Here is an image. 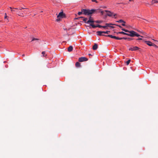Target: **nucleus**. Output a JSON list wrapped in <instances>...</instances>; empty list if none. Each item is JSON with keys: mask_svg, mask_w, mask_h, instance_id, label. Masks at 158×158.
Returning <instances> with one entry per match:
<instances>
[{"mask_svg": "<svg viewBox=\"0 0 158 158\" xmlns=\"http://www.w3.org/2000/svg\"><path fill=\"white\" fill-rule=\"evenodd\" d=\"M99 10L96 9H82V11L83 12V14L85 15H91L93 14L97 13V11ZM99 11H100L101 10H99Z\"/></svg>", "mask_w": 158, "mask_h": 158, "instance_id": "obj_1", "label": "nucleus"}, {"mask_svg": "<svg viewBox=\"0 0 158 158\" xmlns=\"http://www.w3.org/2000/svg\"><path fill=\"white\" fill-rule=\"evenodd\" d=\"M129 36L131 37H134L135 36H136L137 37L141 36V37H143V36H140L139 35L137 34L136 32H135L133 31H130L129 32Z\"/></svg>", "mask_w": 158, "mask_h": 158, "instance_id": "obj_2", "label": "nucleus"}, {"mask_svg": "<svg viewBox=\"0 0 158 158\" xmlns=\"http://www.w3.org/2000/svg\"><path fill=\"white\" fill-rule=\"evenodd\" d=\"M65 16V15L63 13V12H60L57 16L58 18L56 19V21L57 22L59 21H60V19L64 18Z\"/></svg>", "mask_w": 158, "mask_h": 158, "instance_id": "obj_3", "label": "nucleus"}, {"mask_svg": "<svg viewBox=\"0 0 158 158\" xmlns=\"http://www.w3.org/2000/svg\"><path fill=\"white\" fill-rule=\"evenodd\" d=\"M88 60V59L85 57H82L79 58L78 61L80 62L86 61Z\"/></svg>", "mask_w": 158, "mask_h": 158, "instance_id": "obj_4", "label": "nucleus"}, {"mask_svg": "<svg viewBox=\"0 0 158 158\" xmlns=\"http://www.w3.org/2000/svg\"><path fill=\"white\" fill-rule=\"evenodd\" d=\"M9 8L10 9L11 11V12L12 13H13V12L15 11V10H22V9H25V8H21L18 9V8H12L11 7H10ZM26 9H27V8H26Z\"/></svg>", "mask_w": 158, "mask_h": 158, "instance_id": "obj_5", "label": "nucleus"}, {"mask_svg": "<svg viewBox=\"0 0 158 158\" xmlns=\"http://www.w3.org/2000/svg\"><path fill=\"white\" fill-rule=\"evenodd\" d=\"M97 35L99 36H107L104 35V31H97Z\"/></svg>", "mask_w": 158, "mask_h": 158, "instance_id": "obj_6", "label": "nucleus"}, {"mask_svg": "<svg viewBox=\"0 0 158 158\" xmlns=\"http://www.w3.org/2000/svg\"><path fill=\"white\" fill-rule=\"evenodd\" d=\"M140 49L139 48H138L137 46L133 47L131 48L129 50L131 51H136Z\"/></svg>", "mask_w": 158, "mask_h": 158, "instance_id": "obj_7", "label": "nucleus"}, {"mask_svg": "<svg viewBox=\"0 0 158 158\" xmlns=\"http://www.w3.org/2000/svg\"><path fill=\"white\" fill-rule=\"evenodd\" d=\"M105 11L107 13V15L108 16H109L111 17L113 15V13L111 12L109 10H105Z\"/></svg>", "mask_w": 158, "mask_h": 158, "instance_id": "obj_8", "label": "nucleus"}, {"mask_svg": "<svg viewBox=\"0 0 158 158\" xmlns=\"http://www.w3.org/2000/svg\"><path fill=\"white\" fill-rule=\"evenodd\" d=\"M145 42L148 46H152L153 44L152 43L149 41H145Z\"/></svg>", "mask_w": 158, "mask_h": 158, "instance_id": "obj_9", "label": "nucleus"}, {"mask_svg": "<svg viewBox=\"0 0 158 158\" xmlns=\"http://www.w3.org/2000/svg\"><path fill=\"white\" fill-rule=\"evenodd\" d=\"M91 17L90 16L89 17V20L87 21V23H93L95 22V21L93 20L92 19H91Z\"/></svg>", "mask_w": 158, "mask_h": 158, "instance_id": "obj_10", "label": "nucleus"}, {"mask_svg": "<svg viewBox=\"0 0 158 158\" xmlns=\"http://www.w3.org/2000/svg\"><path fill=\"white\" fill-rule=\"evenodd\" d=\"M107 36L110 37L112 38L115 39L117 40L118 39V37H116L115 36H113L112 35H108Z\"/></svg>", "mask_w": 158, "mask_h": 158, "instance_id": "obj_11", "label": "nucleus"}, {"mask_svg": "<svg viewBox=\"0 0 158 158\" xmlns=\"http://www.w3.org/2000/svg\"><path fill=\"white\" fill-rule=\"evenodd\" d=\"M98 47V45L96 44L95 43L94 44V45L93 46L92 48L94 50H96L97 49Z\"/></svg>", "mask_w": 158, "mask_h": 158, "instance_id": "obj_12", "label": "nucleus"}, {"mask_svg": "<svg viewBox=\"0 0 158 158\" xmlns=\"http://www.w3.org/2000/svg\"><path fill=\"white\" fill-rule=\"evenodd\" d=\"M73 49V47L72 46H70L68 48V50L69 52H70L72 51Z\"/></svg>", "mask_w": 158, "mask_h": 158, "instance_id": "obj_13", "label": "nucleus"}, {"mask_svg": "<svg viewBox=\"0 0 158 158\" xmlns=\"http://www.w3.org/2000/svg\"><path fill=\"white\" fill-rule=\"evenodd\" d=\"M75 65L76 67H80L81 64L79 62H77L76 63Z\"/></svg>", "mask_w": 158, "mask_h": 158, "instance_id": "obj_14", "label": "nucleus"}, {"mask_svg": "<svg viewBox=\"0 0 158 158\" xmlns=\"http://www.w3.org/2000/svg\"><path fill=\"white\" fill-rule=\"evenodd\" d=\"M158 2V1L156 0H152L151 3L152 4H153L155 3H157Z\"/></svg>", "mask_w": 158, "mask_h": 158, "instance_id": "obj_15", "label": "nucleus"}, {"mask_svg": "<svg viewBox=\"0 0 158 158\" xmlns=\"http://www.w3.org/2000/svg\"><path fill=\"white\" fill-rule=\"evenodd\" d=\"M88 19L87 18H84L83 17V18H82V20H83L86 23H87V20Z\"/></svg>", "mask_w": 158, "mask_h": 158, "instance_id": "obj_16", "label": "nucleus"}, {"mask_svg": "<svg viewBox=\"0 0 158 158\" xmlns=\"http://www.w3.org/2000/svg\"><path fill=\"white\" fill-rule=\"evenodd\" d=\"M116 22L118 23H125V22L122 19L119 20L117 21Z\"/></svg>", "mask_w": 158, "mask_h": 158, "instance_id": "obj_17", "label": "nucleus"}, {"mask_svg": "<svg viewBox=\"0 0 158 158\" xmlns=\"http://www.w3.org/2000/svg\"><path fill=\"white\" fill-rule=\"evenodd\" d=\"M82 14H83V12L82 11V9L81 10V11L79 12L78 13V15H81Z\"/></svg>", "mask_w": 158, "mask_h": 158, "instance_id": "obj_18", "label": "nucleus"}, {"mask_svg": "<svg viewBox=\"0 0 158 158\" xmlns=\"http://www.w3.org/2000/svg\"><path fill=\"white\" fill-rule=\"evenodd\" d=\"M90 25L93 28H95L97 27L96 25H95L93 24H90Z\"/></svg>", "mask_w": 158, "mask_h": 158, "instance_id": "obj_19", "label": "nucleus"}, {"mask_svg": "<svg viewBox=\"0 0 158 158\" xmlns=\"http://www.w3.org/2000/svg\"><path fill=\"white\" fill-rule=\"evenodd\" d=\"M117 34H123V35H125L126 34V33H125L123 31H121L117 33Z\"/></svg>", "mask_w": 158, "mask_h": 158, "instance_id": "obj_20", "label": "nucleus"}, {"mask_svg": "<svg viewBox=\"0 0 158 158\" xmlns=\"http://www.w3.org/2000/svg\"><path fill=\"white\" fill-rule=\"evenodd\" d=\"M7 16L6 14V13H5V17H4V18H5V19H7V22H8V19H7Z\"/></svg>", "mask_w": 158, "mask_h": 158, "instance_id": "obj_21", "label": "nucleus"}, {"mask_svg": "<svg viewBox=\"0 0 158 158\" xmlns=\"http://www.w3.org/2000/svg\"><path fill=\"white\" fill-rule=\"evenodd\" d=\"M45 52L44 51H43L42 52V54L43 55V56L44 57L45 56H46V55H45Z\"/></svg>", "mask_w": 158, "mask_h": 158, "instance_id": "obj_22", "label": "nucleus"}, {"mask_svg": "<svg viewBox=\"0 0 158 158\" xmlns=\"http://www.w3.org/2000/svg\"><path fill=\"white\" fill-rule=\"evenodd\" d=\"M82 18H83V17H78L76 19L81 20V19H82Z\"/></svg>", "mask_w": 158, "mask_h": 158, "instance_id": "obj_23", "label": "nucleus"}, {"mask_svg": "<svg viewBox=\"0 0 158 158\" xmlns=\"http://www.w3.org/2000/svg\"><path fill=\"white\" fill-rule=\"evenodd\" d=\"M109 25H114V24H113L112 23H106V27H108L109 26Z\"/></svg>", "mask_w": 158, "mask_h": 158, "instance_id": "obj_24", "label": "nucleus"}, {"mask_svg": "<svg viewBox=\"0 0 158 158\" xmlns=\"http://www.w3.org/2000/svg\"><path fill=\"white\" fill-rule=\"evenodd\" d=\"M130 61L131 60L130 59L129 60L127 61L126 63L127 65H128L129 64Z\"/></svg>", "mask_w": 158, "mask_h": 158, "instance_id": "obj_25", "label": "nucleus"}, {"mask_svg": "<svg viewBox=\"0 0 158 158\" xmlns=\"http://www.w3.org/2000/svg\"><path fill=\"white\" fill-rule=\"evenodd\" d=\"M39 40V39H38L33 38L32 39V40L31 41H34V40Z\"/></svg>", "mask_w": 158, "mask_h": 158, "instance_id": "obj_26", "label": "nucleus"}, {"mask_svg": "<svg viewBox=\"0 0 158 158\" xmlns=\"http://www.w3.org/2000/svg\"><path fill=\"white\" fill-rule=\"evenodd\" d=\"M91 1L93 2H95L96 3H98V2L97 0H91Z\"/></svg>", "mask_w": 158, "mask_h": 158, "instance_id": "obj_27", "label": "nucleus"}, {"mask_svg": "<svg viewBox=\"0 0 158 158\" xmlns=\"http://www.w3.org/2000/svg\"><path fill=\"white\" fill-rule=\"evenodd\" d=\"M19 16H23V13H20V14H19Z\"/></svg>", "mask_w": 158, "mask_h": 158, "instance_id": "obj_28", "label": "nucleus"}, {"mask_svg": "<svg viewBox=\"0 0 158 158\" xmlns=\"http://www.w3.org/2000/svg\"><path fill=\"white\" fill-rule=\"evenodd\" d=\"M96 26H97V27H99V28L102 27V26H101L99 24H97L96 25Z\"/></svg>", "mask_w": 158, "mask_h": 158, "instance_id": "obj_29", "label": "nucleus"}, {"mask_svg": "<svg viewBox=\"0 0 158 158\" xmlns=\"http://www.w3.org/2000/svg\"><path fill=\"white\" fill-rule=\"evenodd\" d=\"M104 31V33H106V34H108L109 32H110V31Z\"/></svg>", "mask_w": 158, "mask_h": 158, "instance_id": "obj_30", "label": "nucleus"}, {"mask_svg": "<svg viewBox=\"0 0 158 158\" xmlns=\"http://www.w3.org/2000/svg\"><path fill=\"white\" fill-rule=\"evenodd\" d=\"M96 23H100L101 22V21H95Z\"/></svg>", "mask_w": 158, "mask_h": 158, "instance_id": "obj_31", "label": "nucleus"}, {"mask_svg": "<svg viewBox=\"0 0 158 158\" xmlns=\"http://www.w3.org/2000/svg\"><path fill=\"white\" fill-rule=\"evenodd\" d=\"M152 46H154V47H155L156 48H158V46L156 45L155 44H153Z\"/></svg>", "mask_w": 158, "mask_h": 158, "instance_id": "obj_32", "label": "nucleus"}, {"mask_svg": "<svg viewBox=\"0 0 158 158\" xmlns=\"http://www.w3.org/2000/svg\"><path fill=\"white\" fill-rule=\"evenodd\" d=\"M114 15V17L115 18H116V16L117 15V14H113V15Z\"/></svg>", "mask_w": 158, "mask_h": 158, "instance_id": "obj_33", "label": "nucleus"}, {"mask_svg": "<svg viewBox=\"0 0 158 158\" xmlns=\"http://www.w3.org/2000/svg\"><path fill=\"white\" fill-rule=\"evenodd\" d=\"M124 31L126 32H129L130 31H128V30H126V29H125V30H124Z\"/></svg>", "mask_w": 158, "mask_h": 158, "instance_id": "obj_34", "label": "nucleus"}, {"mask_svg": "<svg viewBox=\"0 0 158 158\" xmlns=\"http://www.w3.org/2000/svg\"><path fill=\"white\" fill-rule=\"evenodd\" d=\"M127 40H129V41H130V40H133V39H132V38H128V39H127Z\"/></svg>", "mask_w": 158, "mask_h": 158, "instance_id": "obj_35", "label": "nucleus"}, {"mask_svg": "<svg viewBox=\"0 0 158 158\" xmlns=\"http://www.w3.org/2000/svg\"><path fill=\"white\" fill-rule=\"evenodd\" d=\"M102 27H103L104 28H106V26H102Z\"/></svg>", "mask_w": 158, "mask_h": 158, "instance_id": "obj_36", "label": "nucleus"}, {"mask_svg": "<svg viewBox=\"0 0 158 158\" xmlns=\"http://www.w3.org/2000/svg\"><path fill=\"white\" fill-rule=\"evenodd\" d=\"M100 12L102 15H103L104 13V11L102 10L100 11Z\"/></svg>", "mask_w": 158, "mask_h": 158, "instance_id": "obj_37", "label": "nucleus"}, {"mask_svg": "<svg viewBox=\"0 0 158 158\" xmlns=\"http://www.w3.org/2000/svg\"><path fill=\"white\" fill-rule=\"evenodd\" d=\"M122 39H123V38H119L118 37V40H122Z\"/></svg>", "mask_w": 158, "mask_h": 158, "instance_id": "obj_38", "label": "nucleus"}, {"mask_svg": "<svg viewBox=\"0 0 158 158\" xmlns=\"http://www.w3.org/2000/svg\"><path fill=\"white\" fill-rule=\"evenodd\" d=\"M125 23H123L122 24V25L123 26H125Z\"/></svg>", "mask_w": 158, "mask_h": 158, "instance_id": "obj_39", "label": "nucleus"}, {"mask_svg": "<svg viewBox=\"0 0 158 158\" xmlns=\"http://www.w3.org/2000/svg\"><path fill=\"white\" fill-rule=\"evenodd\" d=\"M110 25H109V26L108 27H111L112 28H114V27L111 26Z\"/></svg>", "mask_w": 158, "mask_h": 158, "instance_id": "obj_40", "label": "nucleus"}, {"mask_svg": "<svg viewBox=\"0 0 158 158\" xmlns=\"http://www.w3.org/2000/svg\"><path fill=\"white\" fill-rule=\"evenodd\" d=\"M116 25L117 26H118L120 28H122V27L121 26H120V25Z\"/></svg>", "mask_w": 158, "mask_h": 158, "instance_id": "obj_41", "label": "nucleus"}, {"mask_svg": "<svg viewBox=\"0 0 158 158\" xmlns=\"http://www.w3.org/2000/svg\"><path fill=\"white\" fill-rule=\"evenodd\" d=\"M123 39H124V40H127L128 39V38H126V37H123Z\"/></svg>", "mask_w": 158, "mask_h": 158, "instance_id": "obj_42", "label": "nucleus"}, {"mask_svg": "<svg viewBox=\"0 0 158 158\" xmlns=\"http://www.w3.org/2000/svg\"><path fill=\"white\" fill-rule=\"evenodd\" d=\"M142 39L141 38H138V39H136L137 40H142Z\"/></svg>", "mask_w": 158, "mask_h": 158, "instance_id": "obj_43", "label": "nucleus"}, {"mask_svg": "<svg viewBox=\"0 0 158 158\" xmlns=\"http://www.w3.org/2000/svg\"><path fill=\"white\" fill-rule=\"evenodd\" d=\"M125 35H128V36H129V34L127 33H126V34H125Z\"/></svg>", "mask_w": 158, "mask_h": 158, "instance_id": "obj_44", "label": "nucleus"}, {"mask_svg": "<svg viewBox=\"0 0 158 158\" xmlns=\"http://www.w3.org/2000/svg\"><path fill=\"white\" fill-rule=\"evenodd\" d=\"M122 30L123 31H124V30H125V29L122 28Z\"/></svg>", "mask_w": 158, "mask_h": 158, "instance_id": "obj_45", "label": "nucleus"}, {"mask_svg": "<svg viewBox=\"0 0 158 158\" xmlns=\"http://www.w3.org/2000/svg\"><path fill=\"white\" fill-rule=\"evenodd\" d=\"M22 56L23 57V56H25V55L24 54H23V55H22Z\"/></svg>", "mask_w": 158, "mask_h": 158, "instance_id": "obj_46", "label": "nucleus"}, {"mask_svg": "<svg viewBox=\"0 0 158 158\" xmlns=\"http://www.w3.org/2000/svg\"><path fill=\"white\" fill-rule=\"evenodd\" d=\"M89 56H92V55H91L90 54H89Z\"/></svg>", "mask_w": 158, "mask_h": 158, "instance_id": "obj_47", "label": "nucleus"}, {"mask_svg": "<svg viewBox=\"0 0 158 158\" xmlns=\"http://www.w3.org/2000/svg\"><path fill=\"white\" fill-rule=\"evenodd\" d=\"M17 12L18 13H19V14H20V12H19V11H17Z\"/></svg>", "mask_w": 158, "mask_h": 158, "instance_id": "obj_48", "label": "nucleus"}, {"mask_svg": "<svg viewBox=\"0 0 158 158\" xmlns=\"http://www.w3.org/2000/svg\"><path fill=\"white\" fill-rule=\"evenodd\" d=\"M145 20H146L147 22H148V21L147 20H146V19H144Z\"/></svg>", "mask_w": 158, "mask_h": 158, "instance_id": "obj_49", "label": "nucleus"}, {"mask_svg": "<svg viewBox=\"0 0 158 158\" xmlns=\"http://www.w3.org/2000/svg\"><path fill=\"white\" fill-rule=\"evenodd\" d=\"M132 0H129V1H132Z\"/></svg>", "mask_w": 158, "mask_h": 158, "instance_id": "obj_50", "label": "nucleus"}, {"mask_svg": "<svg viewBox=\"0 0 158 158\" xmlns=\"http://www.w3.org/2000/svg\"><path fill=\"white\" fill-rule=\"evenodd\" d=\"M25 11H22V12H24Z\"/></svg>", "mask_w": 158, "mask_h": 158, "instance_id": "obj_51", "label": "nucleus"}, {"mask_svg": "<svg viewBox=\"0 0 158 158\" xmlns=\"http://www.w3.org/2000/svg\"><path fill=\"white\" fill-rule=\"evenodd\" d=\"M147 4H149V3H147Z\"/></svg>", "mask_w": 158, "mask_h": 158, "instance_id": "obj_52", "label": "nucleus"}]
</instances>
